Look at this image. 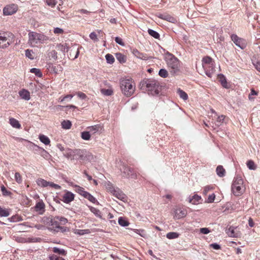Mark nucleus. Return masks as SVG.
I'll list each match as a JSON object with an SVG mask.
<instances>
[{"label": "nucleus", "mask_w": 260, "mask_h": 260, "mask_svg": "<svg viewBox=\"0 0 260 260\" xmlns=\"http://www.w3.org/2000/svg\"><path fill=\"white\" fill-rule=\"evenodd\" d=\"M211 111L212 112V113L215 114L214 116H212V120L214 121V122L212 121V123L213 124V125L212 126L214 128H215L219 127V126H221V125H222L223 123H224L225 116H224L223 115L217 116V115L216 114V113L215 112V111L214 110L211 109Z\"/></svg>", "instance_id": "1a4fd4ad"}, {"label": "nucleus", "mask_w": 260, "mask_h": 260, "mask_svg": "<svg viewBox=\"0 0 260 260\" xmlns=\"http://www.w3.org/2000/svg\"><path fill=\"white\" fill-rule=\"evenodd\" d=\"M122 176L125 178H131L132 179H136L137 174L136 171L125 165H123L122 168L120 169Z\"/></svg>", "instance_id": "6e6552de"}, {"label": "nucleus", "mask_w": 260, "mask_h": 260, "mask_svg": "<svg viewBox=\"0 0 260 260\" xmlns=\"http://www.w3.org/2000/svg\"><path fill=\"white\" fill-rule=\"evenodd\" d=\"M186 214V210L180 208H177L175 211L174 217L177 219H180L185 217Z\"/></svg>", "instance_id": "a211bd4d"}, {"label": "nucleus", "mask_w": 260, "mask_h": 260, "mask_svg": "<svg viewBox=\"0 0 260 260\" xmlns=\"http://www.w3.org/2000/svg\"><path fill=\"white\" fill-rule=\"evenodd\" d=\"M166 61L170 73L175 76L180 72V61L172 54L168 53L166 56Z\"/></svg>", "instance_id": "f03ea898"}, {"label": "nucleus", "mask_w": 260, "mask_h": 260, "mask_svg": "<svg viewBox=\"0 0 260 260\" xmlns=\"http://www.w3.org/2000/svg\"><path fill=\"white\" fill-rule=\"evenodd\" d=\"M159 75L162 78H166L168 76V71L164 69H161L159 70L158 73Z\"/></svg>", "instance_id": "de8ad7c7"}, {"label": "nucleus", "mask_w": 260, "mask_h": 260, "mask_svg": "<svg viewBox=\"0 0 260 260\" xmlns=\"http://www.w3.org/2000/svg\"><path fill=\"white\" fill-rule=\"evenodd\" d=\"M74 149H69L66 154H65V156H66V157H67L68 158H69V159H74L73 158V156H74Z\"/></svg>", "instance_id": "79ce46f5"}, {"label": "nucleus", "mask_w": 260, "mask_h": 260, "mask_svg": "<svg viewBox=\"0 0 260 260\" xmlns=\"http://www.w3.org/2000/svg\"><path fill=\"white\" fill-rule=\"evenodd\" d=\"M247 166L250 170H255L256 166L253 161L249 160L247 162Z\"/></svg>", "instance_id": "a19ab883"}, {"label": "nucleus", "mask_w": 260, "mask_h": 260, "mask_svg": "<svg viewBox=\"0 0 260 260\" xmlns=\"http://www.w3.org/2000/svg\"><path fill=\"white\" fill-rule=\"evenodd\" d=\"M252 62L256 70L260 72V60H256L253 58L252 59Z\"/></svg>", "instance_id": "4c0bfd02"}, {"label": "nucleus", "mask_w": 260, "mask_h": 260, "mask_svg": "<svg viewBox=\"0 0 260 260\" xmlns=\"http://www.w3.org/2000/svg\"><path fill=\"white\" fill-rule=\"evenodd\" d=\"M39 139L41 142L45 145H48L50 143V139L48 138V137L44 135H40Z\"/></svg>", "instance_id": "2f4dec72"}, {"label": "nucleus", "mask_w": 260, "mask_h": 260, "mask_svg": "<svg viewBox=\"0 0 260 260\" xmlns=\"http://www.w3.org/2000/svg\"><path fill=\"white\" fill-rule=\"evenodd\" d=\"M148 32L149 35L154 38L155 39H159L160 37L159 34L157 32L153 29H148Z\"/></svg>", "instance_id": "c9c22d12"}, {"label": "nucleus", "mask_w": 260, "mask_h": 260, "mask_svg": "<svg viewBox=\"0 0 260 260\" xmlns=\"http://www.w3.org/2000/svg\"><path fill=\"white\" fill-rule=\"evenodd\" d=\"M229 236L235 237H236V235L235 234L234 229L233 227H230L228 229V231L227 232Z\"/></svg>", "instance_id": "8fccbe9b"}, {"label": "nucleus", "mask_w": 260, "mask_h": 260, "mask_svg": "<svg viewBox=\"0 0 260 260\" xmlns=\"http://www.w3.org/2000/svg\"><path fill=\"white\" fill-rule=\"evenodd\" d=\"M58 50L64 53L69 51V47L67 46V43L59 44L57 45Z\"/></svg>", "instance_id": "cd10ccee"}, {"label": "nucleus", "mask_w": 260, "mask_h": 260, "mask_svg": "<svg viewBox=\"0 0 260 260\" xmlns=\"http://www.w3.org/2000/svg\"><path fill=\"white\" fill-rule=\"evenodd\" d=\"M87 129L91 135H93L96 133H101L103 129V126L101 124H96L88 127Z\"/></svg>", "instance_id": "dca6fc26"}, {"label": "nucleus", "mask_w": 260, "mask_h": 260, "mask_svg": "<svg viewBox=\"0 0 260 260\" xmlns=\"http://www.w3.org/2000/svg\"><path fill=\"white\" fill-rule=\"evenodd\" d=\"M9 219L11 222H16L20 220L21 219L19 216L14 215L12 216Z\"/></svg>", "instance_id": "e2e57ef3"}, {"label": "nucleus", "mask_w": 260, "mask_h": 260, "mask_svg": "<svg viewBox=\"0 0 260 260\" xmlns=\"http://www.w3.org/2000/svg\"><path fill=\"white\" fill-rule=\"evenodd\" d=\"M46 3L47 5L51 7H54L57 4L55 0H46Z\"/></svg>", "instance_id": "5fc2aeb1"}, {"label": "nucleus", "mask_w": 260, "mask_h": 260, "mask_svg": "<svg viewBox=\"0 0 260 260\" xmlns=\"http://www.w3.org/2000/svg\"><path fill=\"white\" fill-rule=\"evenodd\" d=\"M45 40V36L35 32H30L28 34V43L31 46H35L39 43Z\"/></svg>", "instance_id": "0eeeda50"}, {"label": "nucleus", "mask_w": 260, "mask_h": 260, "mask_svg": "<svg viewBox=\"0 0 260 260\" xmlns=\"http://www.w3.org/2000/svg\"><path fill=\"white\" fill-rule=\"evenodd\" d=\"M10 124L15 128H20L21 127L19 121L14 118H11L9 119Z\"/></svg>", "instance_id": "a878e982"}, {"label": "nucleus", "mask_w": 260, "mask_h": 260, "mask_svg": "<svg viewBox=\"0 0 260 260\" xmlns=\"http://www.w3.org/2000/svg\"><path fill=\"white\" fill-rule=\"evenodd\" d=\"M30 72L32 73H34L38 77H41L42 76L41 71L38 69L32 68L30 69Z\"/></svg>", "instance_id": "49530a36"}, {"label": "nucleus", "mask_w": 260, "mask_h": 260, "mask_svg": "<svg viewBox=\"0 0 260 260\" xmlns=\"http://www.w3.org/2000/svg\"><path fill=\"white\" fill-rule=\"evenodd\" d=\"M41 155L45 158H48L49 156V153L46 151L45 149H42V151L41 152Z\"/></svg>", "instance_id": "69168bd1"}, {"label": "nucleus", "mask_w": 260, "mask_h": 260, "mask_svg": "<svg viewBox=\"0 0 260 260\" xmlns=\"http://www.w3.org/2000/svg\"><path fill=\"white\" fill-rule=\"evenodd\" d=\"M216 172L217 175L220 177H222L225 176V170L222 166H217Z\"/></svg>", "instance_id": "5701e85b"}, {"label": "nucleus", "mask_w": 260, "mask_h": 260, "mask_svg": "<svg viewBox=\"0 0 260 260\" xmlns=\"http://www.w3.org/2000/svg\"><path fill=\"white\" fill-rule=\"evenodd\" d=\"M133 54L137 58L143 59L147 60L149 57L146 54L140 52L137 49H134L132 51Z\"/></svg>", "instance_id": "6ab92c4d"}, {"label": "nucleus", "mask_w": 260, "mask_h": 260, "mask_svg": "<svg viewBox=\"0 0 260 260\" xmlns=\"http://www.w3.org/2000/svg\"><path fill=\"white\" fill-rule=\"evenodd\" d=\"M49 258V260H64L63 258L58 256L55 254L50 255Z\"/></svg>", "instance_id": "4d7b16f0"}, {"label": "nucleus", "mask_w": 260, "mask_h": 260, "mask_svg": "<svg viewBox=\"0 0 260 260\" xmlns=\"http://www.w3.org/2000/svg\"><path fill=\"white\" fill-rule=\"evenodd\" d=\"M232 190L236 196H239L244 191L245 187L243 185V181L241 176L235 177L232 186Z\"/></svg>", "instance_id": "20e7f679"}, {"label": "nucleus", "mask_w": 260, "mask_h": 260, "mask_svg": "<svg viewBox=\"0 0 260 260\" xmlns=\"http://www.w3.org/2000/svg\"><path fill=\"white\" fill-rule=\"evenodd\" d=\"M36 183L38 186L42 187H45L48 186L49 181H47L42 178H39L36 180Z\"/></svg>", "instance_id": "393cba45"}, {"label": "nucleus", "mask_w": 260, "mask_h": 260, "mask_svg": "<svg viewBox=\"0 0 260 260\" xmlns=\"http://www.w3.org/2000/svg\"><path fill=\"white\" fill-rule=\"evenodd\" d=\"M86 199L93 203H95L96 201L95 198L90 193L86 197Z\"/></svg>", "instance_id": "774afa93"}, {"label": "nucleus", "mask_w": 260, "mask_h": 260, "mask_svg": "<svg viewBox=\"0 0 260 260\" xmlns=\"http://www.w3.org/2000/svg\"><path fill=\"white\" fill-rule=\"evenodd\" d=\"M25 56L30 59H34V52L31 50L26 49L25 50Z\"/></svg>", "instance_id": "37998d69"}, {"label": "nucleus", "mask_w": 260, "mask_h": 260, "mask_svg": "<svg viewBox=\"0 0 260 260\" xmlns=\"http://www.w3.org/2000/svg\"><path fill=\"white\" fill-rule=\"evenodd\" d=\"M81 137L84 140L88 141L90 139L91 134L90 132L88 131H84L81 134Z\"/></svg>", "instance_id": "c756f323"}, {"label": "nucleus", "mask_w": 260, "mask_h": 260, "mask_svg": "<svg viewBox=\"0 0 260 260\" xmlns=\"http://www.w3.org/2000/svg\"><path fill=\"white\" fill-rule=\"evenodd\" d=\"M179 234L177 233L170 232L167 234L166 237L167 238H168L169 239H173L177 238L179 237Z\"/></svg>", "instance_id": "e433bc0d"}, {"label": "nucleus", "mask_w": 260, "mask_h": 260, "mask_svg": "<svg viewBox=\"0 0 260 260\" xmlns=\"http://www.w3.org/2000/svg\"><path fill=\"white\" fill-rule=\"evenodd\" d=\"M112 194L118 199L123 202L126 200V196L118 188H116V190H113Z\"/></svg>", "instance_id": "2eb2a0df"}, {"label": "nucleus", "mask_w": 260, "mask_h": 260, "mask_svg": "<svg viewBox=\"0 0 260 260\" xmlns=\"http://www.w3.org/2000/svg\"><path fill=\"white\" fill-rule=\"evenodd\" d=\"M13 35L9 32L0 33V48H7L12 43Z\"/></svg>", "instance_id": "423d86ee"}, {"label": "nucleus", "mask_w": 260, "mask_h": 260, "mask_svg": "<svg viewBox=\"0 0 260 260\" xmlns=\"http://www.w3.org/2000/svg\"><path fill=\"white\" fill-rule=\"evenodd\" d=\"M50 226L49 229L55 232H59L60 231L63 232L66 231V228L61 226L58 221V217L56 216L51 219Z\"/></svg>", "instance_id": "9d476101"}, {"label": "nucleus", "mask_w": 260, "mask_h": 260, "mask_svg": "<svg viewBox=\"0 0 260 260\" xmlns=\"http://www.w3.org/2000/svg\"><path fill=\"white\" fill-rule=\"evenodd\" d=\"M75 233L79 235H83L84 234L90 233V231L88 229L86 230H76Z\"/></svg>", "instance_id": "ea45409f"}, {"label": "nucleus", "mask_w": 260, "mask_h": 260, "mask_svg": "<svg viewBox=\"0 0 260 260\" xmlns=\"http://www.w3.org/2000/svg\"><path fill=\"white\" fill-rule=\"evenodd\" d=\"M19 95L23 100L28 101L30 99L29 92L24 89H23L19 91Z\"/></svg>", "instance_id": "412c9836"}, {"label": "nucleus", "mask_w": 260, "mask_h": 260, "mask_svg": "<svg viewBox=\"0 0 260 260\" xmlns=\"http://www.w3.org/2000/svg\"><path fill=\"white\" fill-rule=\"evenodd\" d=\"M101 92L104 95L107 96L111 95L113 93V90L110 88L108 89L102 88L101 89Z\"/></svg>", "instance_id": "72a5a7b5"}, {"label": "nucleus", "mask_w": 260, "mask_h": 260, "mask_svg": "<svg viewBox=\"0 0 260 260\" xmlns=\"http://www.w3.org/2000/svg\"><path fill=\"white\" fill-rule=\"evenodd\" d=\"M45 204L43 202H39L37 203L35 209L37 211L40 212V213H43L44 212Z\"/></svg>", "instance_id": "b1692460"}, {"label": "nucleus", "mask_w": 260, "mask_h": 260, "mask_svg": "<svg viewBox=\"0 0 260 260\" xmlns=\"http://www.w3.org/2000/svg\"><path fill=\"white\" fill-rule=\"evenodd\" d=\"M106 188L107 190L112 194L113 193V190H116V188H115L112 184L110 183L107 184Z\"/></svg>", "instance_id": "052dcab7"}, {"label": "nucleus", "mask_w": 260, "mask_h": 260, "mask_svg": "<svg viewBox=\"0 0 260 260\" xmlns=\"http://www.w3.org/2000/svg\"><path fill=\"white\" fill-rule=\"evenodd\" d=\"M116 59L120 63H124L126 61V57L121 53H117L115 54Z\"/></svg>", "instance_id": "7c9ffc66"}, {"label": "nucleus", "mask_w": 260, "mask_h": 260, "mask_svg": "<svg viewBox=\"0 0 260 260\" xmlns=\"http://www.w3.org/2000/svg\"><path fill=\"white\" fill-rule=\"evenodd\" d=\"M47 69L50 72L55 74H57L62 71V68L60 65L54 66L51 63L48 64Z\"/></svg>", "instance_id": "f3484780"}, {"label": "nucleus", "mask_w": 260, "mask_h": 260, "mask_svg": "<svg viewBox=\"0 0 260 260\" xmlns=\"http://www.w3.org/2000/svg\"><path fill=\"white\" fill-rule=\"evenodd\" d=\"M1 191L4 196H8L11 194V192L8 191L4 185L1 186Z\"/></svg>", "instance_id": "864d4df0"}, {"label": "nucleus", "mask_w": 260, "mask_h": 260, "mask_svg": "<svg viewBox=\"0 0 260 260\" xmlns=\"http://www.w3.org/2000/svg\"><path fill=\"white\" fill-rule=\"evenodd\" d=\"M53 32L55 34L60 35L63 34L64 30L62 28L59 27H55L54 28Z\"/></svg>", "instance_id": "bf43d9fd"}, {"label": "nucleus", "mask_w": 260, "mask_h": 260, "mask_svg": "<svg viewBox=\"0 0 260 260\" xmlns=\"http://www.w3.org/2000/svg\"><path fill=\"white\" fill-rule=\"evenodd\" d=\"M134 231L137 234H139L142 237H145L146 236V233L144 230L142 229H134Z\"/></svg>", "instance_id": "09e8293b"}, {"label": "nucleus", "mask_w": 260, "mask_h": 260, "mask_svg": "<svg viewBox=\"0 0 260 260\" xmlns=\"http://www.w3.org/2000/svg\"><path fill=\"white\" fill-rule=\"evenodd\" d=\"M159 18L167 20L170 22L172 23H176L177 22V20L174 17H172V16L169 15V14H160L158 16Z\"/></svg>", "instance_id": "aec40b11"}, {"label": "nucleus", "mask_w": 260, "mask_h": 260, "mask_svg": "<svg viewBox=\"0 0 260 260\" xmlns=\"http://www.w3.org/2000/svg\"><path fill=\"white\" fill-rule=\"evenodd\" d=\"M91 211L97 217H101V212L99 210L94 208L92 207L90 209Z\"/></svg>", "instance_id": "13d9d810"}, {"label": "nucleus", "mask_w": 260, "mask_h": 260, "mask_svg": "<svg viewBox=\"0 0 260 260\" xmlns=\"http://www.w3.org/2000/svg\"><path fill=\"white\" fill-rule=\"evenodd\" d=\"M141 89H146L149 94L152 95H158L159 93L160 87L159 83L155 80L144 79L140 84Z\"/></svg>", "instance_id": "f257e3e1"}, {"label": "nucleus", "mask_w": 260, "mask_h": 260, "mask_svg": "<svg viewBox=\"0 0 260 260\" xmlns=\"http://www.w3.org/2000/svg\"><path fill=\"white\" fill-rule=\"evenodd\" d=\"M72 126V123L70 120H63L61 122V126L63 129H70Z\"/></svg>", "instance_id": "473e14b6"}, {"label": "nucleus", "mask_w": 260, "mask_h": 260, "mask_svg": "<svg viewBox=\"0 0 260 260\" xmlns=\"http://www.w3.org/2000/svg\"><path fill=\"white\" fill-rule=\"evenodd\" d=\"M56 217H58V221H59V223L61 225L65 224L68 222L67 219L63 217H62V216H56Z\"/></svg>", "instance_id": "3c124183"}, {"label": "nucleus", "mask_w": 260, "mask_h": 260, "mask_svg": "<svg viewBox=\"0 0 260 260\" xmlns=\"http://www.w3.org/2000/svg\"><path fill=\"white\" fill-rule=\"evenodd\" d=\"M232 40L236 46L242 49H244L246 46V41L245 40L239 38L237 35L233 34L231 36Z\"/></svg>", "instance_id": "9b49d317"}, {"label": "nucleus", "mask_w": 260, "mask_h": 260, "mask_svg": "<svg viewBox=\"0 0 260 260\" xmlns=\"http://www.w3.org/2000/svg\"><path fill=\"white\" fill-rule=\"evenodd\" d=\"M115 41L117 44H119L120 45L122 46H124V43L123 42L122 40L120 38L116 37L115 38Z\"/></svg>", "instance_id": "338daca9"}, {"label": "nucleus", "mask_w": 260, "mask_h": 260, "mask_svg": "<svg viewBox=\"0 0 260 260\" xmlns=\"http://www.w3.org/2000/svg\"><path fill=\"white\" fill-rule=\"evenodd\" d=\"M202 66L205 71L206 75L211 78L213 73L215 71L212 59L209 56L204 57L202 59Z\"/></svg>", "instance_id": "39448f33"}, {"label": "nucleus", "mask_w": 260, "mask_h": 260, "mask_svg": "<svg viewBox=\"0 0 260 260\" xmlns=\"http://www.w3.org/2000/svg\"><path fill=\"white\" fill-rule=\"evenodd\" d=\"M105 57H106L107 62L108 63L112 64L114 62L115 59L112 55H111L110 54H107Z\"/></svg>", "instance_id": "a18cd8bd"}, {"label": "nucleus", "mask_w": 260, "mask_h": 260, "mask_svg": "<svg viewBox=\"0 0 260 260\" xmlns=\"http://www.w3.org/2000/svg\"><path fill=\"white\" fill-rule=\"evenodd\" d=\"M200 232L203 234H208L210 232V231L208 228H202L200 229Z\"/></svg>", "instance_id": "0e129e2a"}, {"label": "nucleus", "mask_w": 260, "mask_h": 260, "mask_svg": "<svg viewBox=\"0 0 260 260\" xmlns=\"http://www.w3.org/2000/svg\"><path fill=\"white\" fill-rule=\"evenodd\" d=\"M118 223L122 226H126L129 224V222L122 217L118 218Z\"/></svg>", "instance_id": "f704fd0d"}, {"label": "nucleus", "mask_w": 260, "mask_h": 260, "mask_svg": "<svg viewBox=\"0 0 260 260\" xmlns=\"http://www.w3.org/2000/svg\"><path fill=\"white\" fill-rule=\"evenodd\" d=\"M53 251L54 253H58L62 255H65L66 254V252L64 249H59L57 247H54L53 248Z\"/></svg>", "instance_id": "58836bf2"}, {"label": "nucleus", "mask_w": 260, "mask_h": 260, "mask_svg": "<svg viewBox=\"0 0 260 260\" xmlns=\"http://www.w3.org/2000/svg\"><path fill=\"white\" fill-rule=\"evenodd\" d=\"M73 153L74 159L84 160L86 157V151L85 150L75 149H74Z\"/></svg>", "instance_id": "ddd939ff"}, {"label": "nucleus", "mask_w": 260, "mask_h": 260, "mask_svg": "<svg viewBox=\"0 0 260 260\" xmlns=\"http://www.w3.org/2000/svg\"><path fill=\"white\" fill-rule=\"evenodd\" d=\"M9 214V212L7 209H3L0 207V216L7 217Z\"/></svg>", "instance_id": "c03bdc74"}, {"label": "nucleus", "mask_w": 260, "mask_h": 260, "mask_svg": "<svg viewBox=\"0 0 260 260\" xmlns=\"http://www.w3.org/2000/svg\"><path fill=\"white\" fill-rule=\"evenodd\" d=\"M75 187L76 191L81 195H82L85 191L83 188L79 186L76 185Z\"/></svg>", "instance_id": "680f3d73"}, {"label": "nucleus", "mask_w": 260, "mask_h": 260, "mask_svg": "<svg viewBox=\"0 0 260 260\" xmlns=\"http://www.w3.org/2000/svg\"><path fill=\"white\" fill-rule=\"evenodd\" d=\"M49 56L54 60H56L57 58V52L55 50H52L49 53Z\"/></svg>", "instance_id": "603ef678"}, {"label": "nucleus", "mask_w": 260, "mask_h": 260, "mask_svg": "<svg viewBox=\"0 0 260 260\" xmlns=\"http://www.w3.org/2000/svg\"><path fill=\"white\" fill-rule=\"evenodd\" d=\"M61 200L64 203L69 204L74 200L75 195L71 191L66 190Z\"/></svg>", "instance_id": "4468645a"}, {"label": "nucleus", "mask_w": 260, "mask_h": 260, "mask_svg": "<svg viewBox=\"0 0 260 260\" xmlns=\"http://www.w3.org/2000/svg\"><path fill=\"white\" fill-rule=\"evenodd\" d=\"M120 86L122 93L127 97L133 95L135 91V84L131 78L121 79Z\"/></svg>", "instance_id": "7ed1b4c3"}, {"label": "nucleus", "mask_w": 260, "mask_h": 260, "mask_svg": "<svg viewBox=\"0 0 260 260\" xmlns=\"http://www.w3.org/2000/svg\"><path fill=\"white\" fill-rule=\"evenodd\" d=\"M218 78L219 82H220L221 84L224 88H229V86L228 85L226 78L223 75H222V74L218 75Z\"/></svg>", "instance_id": "4be33fe9"}, {"label": "nucleus", "mask_w": 260, "mask_h": 260, "mask_svg": "<svg viewBox=\"0 0 260 260\" xmlns=\"http://www.w3.org/2000/svg\"><path fill=\"white\" fill-rule=\"evenodd\" d=\"M177 92L179 96H180V98L182 99L183 100L185 101L188 99V95L187 93L183 90H181L180 88H179L177 90Z\"/></svg>", "instance_id": "c85d7f7f"}, {"label": "nucleus", "mask_w": 260, "mask_h": 260, "mask_svg": "<svg viewBox=\"0 0 260 260\" xmlns=\"http://www.w3.org/2000/svg\"><path fill=\"white\" fill-rule=\"evenodd\" d=\"M15 179L16 181L18 183H21L22 181L21 176L20 174L18 172H16L15 174Z\"/></svg>", "instance_id": "6e6d98bb"}, {"label": "nucleus", "mask_w": 260, "mask_h": 260, "mask_svg": "<svg viewBox=\"0 0 260 260\" xmlns=\"http://www.w3.org/2000/svg\"><path fill=\"white\" fill-rule=\"evenodd\" d=\"M18 10V7L15 4H10L5 6L3 9L4 15H11L15 13Z\"/></svg>", "instance_id": "f8f14e48"}, {"label": "nucleus", "mask_w": 260, "mask_h": 260, "mask_svg": "<svg viewBox=\"0 0 260 260\" xmlns=\"http://www.w3.org/2000/svg\"><path fill=\"white\" fill-rule=\"evenodd\" d=\"M201 197L197 194L193 195L192 197L188 198V202L192 204H197L201 200Z\"/></svg>", "instance_id": "bb28decb"}]
</instances>
